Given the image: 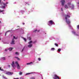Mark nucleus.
I'll list each match as a JSON object with an SVG mask.
<instances>
[{
  "label": "nucleus",
  "instance_id": "nucleus-35",
  "mask_svg": "<svg viewBox=\"0 0 79 79\" xmlns=\"http://www.w3.org/2000/svg\"><path fill=\"white\" fill-rule=\"evenodd\" d=\"M8 2H6V3H5L6 4V5L7 6V5H6L7 4H8Z\"/></svg>",
  "mask_w": 79,
  "mask_h": 79
},
{
  "label": "nucleus",
  "instance_id": "nucleus-45",
  "mask_svg": "<svg viewBox=\"0 0 79 79\" xmlns=\"http://www.w3.org/2000/svg\"><path fill=\"white\" fill-rule=\"evenodd\" d=\"M3 14H4V13H2Z\"/></svg>",
  "mask_w": 79,
  "mask_h": 79
},
{
  "label": "nucleus",
  "instance_id": "nucleus-4",
  "mask_svg": "<svg viewBox=\"0 0 79 79\" xmlns=\"http://www.w3.org/2000/svg\"><path fill=\"white\" fill-rule=\"evenodd\" d=\"M0 4L1 6L0 8H5L6 6H7L5 3H4L3 2H2V0H0Z\"/></svg>",
  "mask_w": 79,
  "mask_h": 79
},
{
  "label": "nucleus",
  "instance_id": "nucleus-43",
  "mask_svg": "<svg viewBox=\"0 0 79 79\" xmlns=\"http://www.w3.org/2000/svg\"><path fill=\"white\" fill-rule=\"evenodd\" d=\"M4 0V1H5V0Z\"/></svg>",
  "mask_w": 79,
  "mask_h": 79
},
{
  "label": "nucleus",
  "instance_id": "nucleus-3",
  "mask_svg": "<svg viewBox=\"0 0 79 79\" xmlns=\"http://www.w3.org/2000/svg\"><path fill=\"white\" fill-rule=\"evenodd\" d=\"M15 64H16V65L17 66V68L18 69H20V66L19 64H18V62L16 61L15 62V64L14 63V62H13L12 64H11V65L14 68H15L16 67V66L15 65Z\"/></svg>",
  "mask_w": 79,
  "mask_h": 79
},
{
  "label": "nucleus",
  "instance_id": "nucleus-32",
  "mask_svg": "<svg viewBox=\"0 0 79 79\" xmlns=\"http://www.w3.org/2000/svg\"><path fill=\"white\" fill-rule=\"evenodd\" d=\"M30 79H35V78L34 77H31Z\"/></svg>",
  "mask_w": 79,
  "mask_h": 79
},
{
  "label": "nucleus",
  "instance_id": "nucleus-27",
  "mask_svg": "<svg viewBox=\"0 0 79 79\" xmlns=\"http://www.w3.org/2000/svg\"><path fill=\"white\" fill-rule=\"evenodd\" d=\"M10 32V31H7L5 33V36L6 35V33H7V32Z\"/></svg>",
  "mask_w": 79,
  "mask_h": 79
},
{
  "label": "nucleus",
  "instance_id": "nucleus-10",
  "mask_svg": "<svg viewBox=\"0 0 79 79\" xmlns=\"http://www.w3.org/2000/svg\"><path fill=\"white\" fill-rule=\"evenodd\" d=\"M0 60H6V58L5 57H1L0 58Z\"/></svg>",
  "mask_w": 79,
  "mask_h": 79
},
{
  "label": "nucleus",
  "instance_id": "nucleus-18",
  "mask_svg": "<svg viewBox=\"0 0 79 79\" xmlns=\"http://www.w3.org/2000/svg\"><path fill=\"white\" fill-rule=\"evenodd\" d=\"M55 50V48H52L51 49V51H54V50Z\"/></svg>",
  "mask_w": 79,
  "mask_h": 79
},
{
  "label": "nucleus",
  "instance_id": "nucleus-7",
  "mask_svg": "<svg viewBox=\"0 0 79 79\" xmlns=\"http://www.w3.org/2000/svg\"><path fill=\"white\" fill-rule=\"evenodd\" d=\"M4 73L6 74H7V75H12L13 73V72H7L6 71H3Z\"/></svg>",
  "mask_w": 79,
  "mask_h": 79
},
{
  "label": "nucleus",
  "instance_id": "nucleus-25",
  "mask_svg": "<svg viewBox=\"0 0 79 79\" xmlns=\"http://www.w3.org/2000/svg\"><path fill=\"white\" fill-rule=\"evenodd\" d=\"M55 45L56 46V47H58V44H57L56 43H55Z\"/></svg>",
  "mask_w": 79,
  "mask_h": 79
},
{
  "label": "nucleus",
  "instance_id": "nucleus-42",
  "mask_svg": "<svg viewBox=\"0 0 79 79\" xmlns=\"http://www.w3.org/2000/svg\"><path fill=\"white\" fill-rule=\"evenodd\" d=\"M0 23H1V21H0Z\"/></svg>",
  "mask_w": 79,
  "mask_h": 79
},
{
  "label": "nucleus",
  "instance_id": "nucleus-34",
  "mask_svg": "<svg viewBox=\"0 0 79 79\" xmlns=\"http://www.w3.org/2000/svg\"><path fill=\"white\" fill-rule=\"evenodd\" d=\"M35 43H36V41H33V44H35Z\"/></svg>",
  "mask_w": 79,
  "mask_h": 79
},
{
  "label": "nucleus",
  "instance_id": "nucleus-26",
  "mask_svg": "<svg viewBox=\"0 0 79 79\" xmlns=\"http://www.w3.org/2000/svg\"><path fill=\"white\" fill-rule=\"evenodd\" d=\"M22 74H23V73L21 72H20L19 73V75H22Z\"/></svg>",
  "mask_w": 79,
  "mask_h": 79
},
{
  "label": "nucleus",
  "instance_id": "nucleus-12",
  "mask_svg": "<svg viewBox=\"0 0 79 79\" xmlns=\"http://www.w3.org/2000/svg\"><path fill=\"white\" fill-rule=\"evenodd\" d=\"M32 44H30L29 45H28V48H31V47H32Z\"/></svg>",
  "mask_w": 79,
  "mask_h": 79
},
{
  "label": "nucleus",
  "instance_id": "nucleus-11",
  "mask_svg": "<svg viewBox=\"0 0 79 79\" xmlns=\"http://www.w3.org/2000/svg\"><path fill=\"white\" fill-rule=\"evenodd\" d=\"M19 13H22V14H23V13H24V11L23 10H21L19 11Z\"/></svg>",
  "mask_w": 79,
  "mask_h": 79
},
{
  "label": "nucleus",
  "instance_id": "nucleus-14",
  "mask_svg": "<svg viewBox=\"0 0 79 79\" xmlns=\"http://www.w3.org/2000/svg\"><path fill=\"white\" fill-rule=\"evenodd\" d=\"M34 73H34V72L28 73H26V75H29V74H34Z\"/></svg>",
  "mask_w": 79,
  "mask_h": 79
},
{
  "label": "nucleus",
  "instance_id": "nucleus-2",
  "mask_svg": "<svg viewBox=\"0 0 79 79\" xmlns=\"http://www.w3.org/2000/svg\"><path fill=\"white\" fill-rule=\"evenodd\" d=\"M64 8L65 9H68L70 8L71 10H73L74 8V5L73 4H71L70 2H69L67 3V5L65 4L64 6Z\"/></svg>",
  "mask_w": 79,
  "mask_h": 79
},
{
  "label": "nucleus",
  "instance_id": "nucleus-28",
  "mask_svg": "<svg viewBox=\"0 0 79 79\" xmlns=\"http://www.w3.org/2000/svg\"><path fill=\"white\" fill-rule=\"evenodd\" d=\"M0 71H4V70H3V69H2V67H1L0 68Z\"/></svg>",
  "mask_w": 79,
  "mask_h": 79
},
{
  "label": "nucleus",
  "instance_id": "nucleus-21",
  "mask_svg": "<svg viewBox=\"0 0 79 79\" xmlns=\"http://www.w3.org/2000/svg\"><path fill=\"white\" fill-rule=\"evenodd\" d=\"M4 11H5V10H0V12H1V13H2L3 12H4Z\"/></svg>",
  "mask_w": 79,
  "mask_h": 79
},
{
  "label": "nucleus",
  "instance_id": "nucleus-47",
  "mask_svg": "<svg viewBox=\"0 0 79 79\" xmlns=\"http://www.w3.org/2000/svg\"><path fill=\"white\" fill-rule=\"evenodd\" d=\"M0 76H1V75H0Z\"/></svg>",
  "mask_w": 79,
  "mask_h": 79
},
{
  "label": "nucleus",
  "instance_id": "nucleus-8",
  "mask_svg": "<svg viewBox=\"0 0 79 79\" xmlns=\"http://www.w3.org/2000/svg\"><path fill=\"white\" fill-rule=\"evenodd\" d=\"M60 3L61 4V5L63 6H64V4H65V0H61L60 1Z\"/></svg>",
  "mask_w": 79,
  "mask_h": 79
},
{
  "label": "nucleus",
  "instance_id": "nucleus-9",
  "mask_svg": "<svg viewBox=\"0 0 79 79\" xmlns=\"http://www.w3.org/2000/svg\"><path fill=\"white\" fill-rule=\"evenodd\" d=\"M53 78L54 79H60L59 77H58L57 75L56 74L54 75Z\"/></svg>",
  "mask_w": 79,
  "mask_h": 79
},
{
  "label": "nucleus",
  "instance_id": "nucleus-17",
  "mask_svg": "<svg viewBox=\"0 0 79 79\" xmlns=\"http://www.w3.org/2000/svg\"><path fill=\"white\" fill-rule=\"evenodd\" d=\"M32 43H33V41H30L28 42L29 44H32Z\"/></svg>",
  "mask_w": 79,
  "mask_h": 79
},
{
  "label": "nucleus",
  "instance_id": "nucleus-36",
  "mask_svg": "<svg viewBox=\"0 0 79 79\" xmlns=\"http://www.w3.org/2000/svg\"><path fill=\"white\" fill-rule=\"evenodd\" d=\"M14 79H19V78H14Z\"/></svg>",
  "mask_w": 79,
  "mask_h": 79
},
{
  "label": "nucleus",
  "instance_id": "nucleus-40",
  "mask_svg": "<svg viewBox=\"0 0 79 79\" xmlns=\"http://www.w3.org/2000/svg\"><path fill=\"white\" fill-rule=\"evenodd\" d=\"M25 24V23H23V25H24Z\"/></svg>",
  "mask_w": 79,
  "mask_h": 79
},
{
  "label": "nucleus",
  "instance_id": "nucleus-30",
  "mask_svg": "<svg viewBox=\"0 0 79 79\" xmlns=\"http://www.w3.org/2000/svg\"><path fill=\"white\" fill-rule=\"evenodd\" d=\"M61 10L62 12H63V9L62 8H61Z\"/></svg>",
  "mask_w": 79,
  "mask_h": 79
},
{
  "label": "nucleus",
  "instance_id": "nucleus-37",
  "mask_svg": "<svg viewBox=\"0 0 79 79\" xmlns=\"http://www.w3.org/2000/svg\"><path fill=\"white\" fill-rule=\"evenodd\" d=\"M8 50L7 49H5V51H7Z\"/></svg>",
  "mask_w": 79,
  "mask_h": 79
},
{
  "label": "nucleus",
  "instance_id": "nucleus-38",
  "mask_svg": "<svg viewBox=\"0 0 79 79\" xmlns=\"http://www.w3.org/2000/svg\"><path fill=\"white\" fill-rule=\"evenodd\" d=\"M8 66L10 68V65H8Z\"/></svg>",
  "mask_w": 79,
  "mask_h": 79
},
{
  "label": "nucleus",
  "instance_id": "nucleus-20",
  "mask_svg": "<svg viewBox=\"0 0 79 79\" xmlns=\"http://www.w3.org/2000/svg\"><path fill=\"white\" fill-rule=\"evenodd\" d=\"M13 38H14L12 39V40H14V39H18V37H15V36H14Z\"/></svg>",
  "mask_w": 79,
  "mask_h": 79
},
{
  "label": "nucleus",
  "instance_id": "nucleus-16",
  "mask_svg": "<svg viewBox=\"0 0 79 79\" xmlns=\"http://www.w3.org/2000/svg\"><path fill=\"white\" fill-rule=\"evenodd\" d=\"M10 44H15V41L13 40H12V42Z\"/></svg>",
  "mask_w": 79,
  "mask_h": 79
},
{
  "label": "nucleus",
  "instance_id": "nucleus-5",
  "mask_svg": "<svg viewBox=\"0 0 79 79\" xmlns=\"http://www.w3.org/2000/svg\"><path fill=\"white\" fill-rule=\"evenodd\" d=\"M72 33L74 35H76L77 36H79V32L77 31V33L76 32V31L75 30H73V31H72Z\"/></svg>",
  "mask_w": 79,
  "mask_h": 79
},
{
  "label": "nucleus",
  "instance_id": "nucleus-13",
  "mask_svg": "<svg viewBox=\"0 0 79 79\" xmlns=\"http://www.w3.org/2000/svg\"><path fill=\"white\" fill-rule=\"evenodd\" d=\"M15 58H16V59H17V60H18L19 61H20V60H21V59L18 57H15Z\"/></svg>",
  "mask_w": 79,
  "mask_h": 79
},
{
  "label": "nucleus",
  "instance_id": "nucleus-44",
  "mask_svg": "<svg viewBox=\"0 0 79 79\" xmlns=\"http://www.w3.org/2000/svg\"><path fill=\"white\" fill-rule=\"evenodd\" d=\"M63 13H63H63H62V14H63Z\"/></svg>",
  "mask_w": 79,
  "mask_h": 79
},
{
  "label": "nucleus",
  "instance_id": "nucleus-29",
  "mask_svg": "<svg viewBox=\"0 0 79 79\" xmlns=\"http://www.w3.org/2000/svg\"><path fill=\"white\" fill-rule=\"evenodd\" d=\"M23 39L25 42L26 41V38H23Z\"/></svg>",
  "mask_w": 79,
  "mask_h": 79
},
{
  "label": "nucleus",
  "instance_id": "nucleus-22",
  "mask_svg": "<svg viewBox=\"0 0 79 79\" xmlns=\"http://www.w3.org/2000/svg\"><path fill=\"white\" fill-rule=\"evenodd\" d=\"M57 51L58 52H60L61 51V49L60 48L58 49Z\"/></svg>",
  "mask_w": 79,
  "mask_h": 79
},
{
  "label": "nucleus",
  "instance_id": "nucleus-46",
  "mask_svg": "<svg viewBox=\"0 0 79 79\" xmlns=\"http://www.w3.org/2000/svg\"><path fill=\"white\" fill-rule=\"evenodd\" d=\"M0 40H1V39L0 38Z\"/></svg>",
  "mask_w": 79,
  "mask_h": 79
},
{
  "label": "nucleus",
  "instance_id": "nucleus-39",
  "mask_svg": "<svg viewBox=\"0 0 79 79\" xmlns=\"http://www.w3.org/2000/svg\"><path fill=\"white\" fill-rule=\"evenodd\" d=\"M2 77H3L4 78H5V77L4 76V75H3V76H2Z\"/></svg>",
  "mask_w": 79,
  "mask_h": 79
},
{
  "label": "nucleus",
  "instance_id": "nucleus-15",
  "mask_svg": "<svg viewBox=\"0 0 79 79\" xmlns=\"http://www.w3.org/2000/svg\"><path fill=\"white\" fill-rule=\"evenodd\" d=\"M13 48H10L8 49V50L9 51H11L13 50Z\"/></svg>",
  "mask_w": 79,
  "mask_h": 79
},
{
  "label": "nucleus",
  "instance_id": "nucleus-1",
  "mask_svg": "<svg viewBox=\"0 0 79 79\" xmlns=\"http://www.w3.org/2000/svg\"><path fill=\"white\" fill-rule=\"evenodd\" d=\"M70 16H71L70 12H68L67 15H65V20L67 24L69 25V26L70 27H71V26L70 24L71 21H70V20L68 19V18H70Z\"/></svg>",
  "mask_w": 79,
  "mask_h": 79
},
{
  "label": "nucleus",
  "instance_id": "nucleus-23",
  "mask_svg": "<svg viewBox=\"0 0 79 79\" xmlns=\"http://www.w3.org/2000/svg\"><path fill=\"white\" fill-rule=\"evenodd\" d=\"M19 53L18 52H15V55H19Z\"/></svg>",
  "mask_w": 79,
  "mask_h": 79
},
{
  "label": "nucleus",
  "instance_id": "nucleus-33",
  "mask_svg": "<svg viewBox=\"0 0 79 79\" xmlns=\"http://www.w3.org/2000/svg\"><path fill=\"white\" fill-rule=\"evenodd\" d=\"M38 60L39 61H40V60H41V59H40V58H38Z\"/></svg>",
  "mask_w": 79,
  "mask_h": 79
},
{
  "label": "nucleus",
  "instance_id": "nucleus-31",
  "mask_svg": "<svg viewBox=\"0 0 79 79\" xmlns=\"http://www.w3.org/2000/svg\"><path fill=\"white\" fill-rule=\"evenodd\" d=\"M29 40H31V37H29L28 38Z\"/></svg>",
  "mask_w": 79,
  "mask_h": 79
},
{
  "label": "nucleus",
  "instance_id": "nucleus-24",
  "mask_svg": "<svg viewBox=\"0 0 79 79\" xmlns=\"http://www.w3.org/2000/svg\"><path fill=\"white\" fill-rule=\"evenodd\" d=\"M32 62H30V63H27V65H29V64H32Z\"/></svg>",
  "mask_w": 79,
  "mask_h": 79
},
{
  "label": "nucleus",
  "instance_id": "nucleus-41",
  "mask_svg": "<svg viewBox=\"0 0 79 79\" xmlns=\"http://www.w3.org/2000/svg\"><path fill=\"white\" fill-rule=\"evenodd\" d=\"M23 50H24L23 49H22V52L23 51Z\"/></svg>",
  "mask_w": 79,
  "mask_h": 79
},
{
  "label": "nucleus",
  "instance_id": "nucleus-19",
  "mask_svg": "<svg viewBox=\"0 0 79 79\" xmlns=\"http://www.w3.org/2000/svg\"><path fill=\"white\" fill-rule=\"evenodd\" d=\"M40 31V30H35L33 32H39Z\"/></svg>",
  "mask_w": 79,
  "mask_h": 79
},
{
  "label": "nucleus",
  "instance_id": "nucleus-6",
  "mask_svg": "<svg viewBox=\"0 0 79 79\" xmlns=\"http://www.w3.org/2000/svg\"><path fill=\"white\" fill-rule=\"evenodd\" d=\"M48 24L49 26H51L52 25H53V24L55 25V23L52 20H50L48 22Z\"/></svg>",
  "mask_w": 79,
  "mask_h": 79
}]
</instances>
